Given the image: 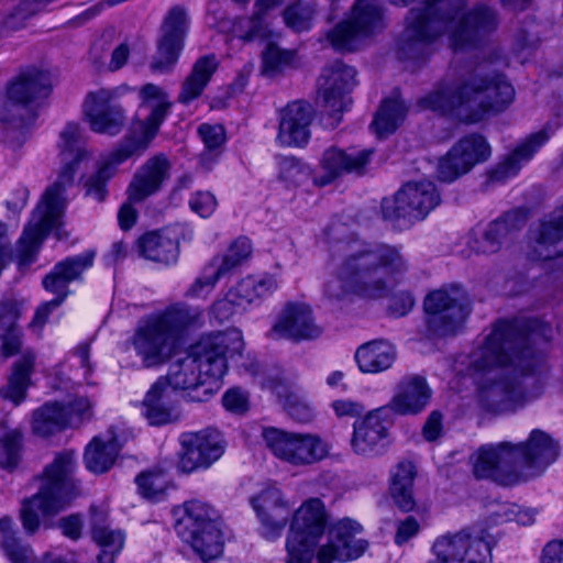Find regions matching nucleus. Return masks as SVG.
Masks as SVG:
<instances>
[{
    "label": "nucleus",
    "instance_id": "nucleus-1",
    "mask_svg": "<svg viewBox=\"0 0 563 563\" xmlns=\"http://www.w3.org/2000/svg\"><path fill=\"white\" fill-rule=\"evenodd\" d=\"M551 328L537 319L499 320L473 352L471 366L483 377L478 404L495 415L514 413L538 399L547 373L534 345L550 339Z\"/></svg>",
    "mask_w": 563,
    "mask_h": 563
},
{
    "label": "nucleus",
    "instance_id": "nucleus-2",
    "mask_svg": "<svg viewBox=\"0 0 563 563\" xmlns=\"http://www.w3.org/2000/svg\"><path fill=\"white\" fill-rule=\"evenodd\" d=\"M465 8L466 0H426L411 8L396 43L398 58H423L448 30L455 51L475 47L497 30L499 20L494 9L485 4Z\"/></svg>",
    "mask_w": 563,
    "mask_h": 563
},
{
    "label": "nucleus",
    "instance_id": "nucleus-3",
    "mask_svg": "<svg viewBox=\"0 0 563 563\" xmlns=\"http://www.w3.org/2000/svg\"><path fill=\"white\" fill-rule=\"evenodd\" d=\"M514 100L515 88L507 77L494 62L483 60L473 69L451 68L419 104L464 123H478L488 114L505 111Z\"/></svg>",
    "mask_w": 563,
    "mask_h": 563
},
{
    "label": "nucleus",
    "instance_id": "nucleus-4",
    "mask_svg": "<svg viewBox=\"0 0 563 563\" xmlns=\"http://www.w3.org/2000/svg\"><path fill=\"white\" fill-rule=\"evenodd\" d=\"M58 147L63 166L57 179L46 188L15 247L8 250L2 244V269L7 262H16L18 269L24 273L35 262L44 239L63 224L67 206L65 192L74 185L79 164L89 156L85 131L80 124L68 122L64 126L59 133Z\"/></svg>",
    "mask_w": 563,
    "mask_h": 563
},
{
    "label": "nucleus",
    "instance_id": "nucleus-5",
    "mask_svg": "<svg viewBox=\"0 0 563 563\" xmlns=\"http://www.w3.org/2000/svg\"><path fill=\"white\" fill-rule=\"evenodd\" d=\"M343 257L335 275L324 284L329 300L340 301L355 295L376 299L389 291V282L408 265L400 250L389 244L344 243L340 246Z\"/></svg>",
    "mask_w": 563,
    "mask_h": 563
},
{
    "label": "nucleus",
    "instance_id": "nucleus-6",
    "mask_svg": "<svg viewBox=\"0 0 563 563\" xmlns=\"http://www.w3.org/2000/svg\"><path fill=\"white\" fill-rule=\"evenodd\" d=\"M559 454V443L547 432L534 429L526 442L482 445L471 460L476 478L512 486L543 473Z\"/></svg>",
    "mask_w": 563,
    "mask_h": 563
},
{
    "label": "nucleus",
    "instance_id": "nucleus-7",
    "mask_svg": "<svg viewBox=\"0 0 563 563\" xmlns=\"http://www.w3.org/2000/svg\"><path fill=\"white\" fill-rule=\"evenodd\" d=\"M140 97L142 100L140 109L148 111V114L132 123L129 133L113 150L109 161L99 166L96 174L86 183L87 195L95 197L98 201L104 200L106 184L113 176L117 166L146 151L170 110L172 102L167 93L154 84L144 85L140 90Z\"/></svg>",
    "mask_w": 563,
    "mask_h": 563
},
{
    "label": "nucleus",
    "instance_id": "nucleus-8",
    "mask_svg": "<svg viewBox=\"0 0 563 563\" xmlns=\"http://www.w3.org/2000/svg\"><path fill=\"white\" fill-rule=\"evenodd\" d=\"M201 317L198 309L172 307L139 321L130 339L145 368L165 364L174 353L183 331Z\"/></svg>",
    "mask_w": 563,
    "mask_h": 563
},
{
    "label": "nucleus",
    "instance_id": "nucleus-9",
    "mask_svg": "<svg viewBox=\"0 0 563 563\" xmlns=\"http://www.w3.org/2000/svg\"><path fill=\"white\" fill-rule=\"evenodd\" d=\"M52 91L49 75L36 67L22 69L5 88L12 113L2 117V136L12 151L20 148L26 140V129L37 118V109Z\"/></svg>",
    "mask_w": 563,
    "mask_h": 563
},
{
    "label": "nucleus",
    "instance_id": "nucleus-10",
    "mask_svg": "<svg viewBox=\"0 0 563 563\" xmlns=\"http://www.w3.org/2000/svg\"><path fill=\"white\" fill-rule=\"evenodd\" d=\"M75 470L74 451L58 453L54 461L44 468L38 492L25 499L21 508L24 529L33 533L40 526L38 512L44 516L55 515L65 509L76 496L73 479Z\"/></svg>",
    "mask_w": 563,
    "mask_h": 563
},
{
    "label": "nucleus",
    "instance_id": "nucleus-11",
    "mask_svg": "<svg viewBox=\"0 0 563 563\" xmlns=\"http://www.w3.org/2000/svg\"><path fill=\"white\" fill-rule=\"evenodd\" d=\"M19 316L20 310L15 303L2 302V358L19 356L12 364L2 398L12 401L14 406H19L26 397L36 361L35 351L24 344L23 331L16 323Z\"/></svg>",
    "mask_w": 563,
    "mask_h": 563
},
{
    "label": "nucleus",
    "instance_id": "nucleus-12",
    "mask_svg": "<svg viewBox=\"0 0 563 563\" xmlns=\"http://www.w3.org/2000/svg\"><path fill=\"white\" fill-rule=\"evenodd\" d=\"M440 202V192L433 181H408L394 198L383 200L382 213L394 227L406 229L423 220Z\"/></svg>",
    "mask_w": 563,
    "mask_h": 563
},
{
    "label": "nucleus",
    "instance_id": "nucleus-13",
    "mask_svg": "<svg viewBox=\"0 0 563 563\" xmlns=\"http://www.w3.org/2000/svg\"><path fill=\"white\" fill-rule=\"evenodd\" d=\"M426 324L433 336L455 335L472 311V301L460 286L451 285L430 292L423 302Z\"/></svg>",
    "mask_w": 563,
    "mask_h": 563
},
{
    "label": "nucleus",
    "instance_id": "nucleus-14",
    "mask_svg": "<svg viewBox=\"0 0 563 563\" xmlns=\"http://www.w3.org/2000/svg\"><path fill=\"white\" fill-rule=\"evenodd\" d=\"M494 537L485 529H463L438 538L431 563H492Z\"/></svg>",
    "mask_w": 563,
    "mask_h": 563
},
{
    "label": "nucleus",
    "instance_id": "nucleus-15",
    "mask_svg": "<svg viewBox=\"0 0 563 563\" xmlns=\"http://www.w3.org/2000/svg\"><path fill=\"white\" fill-rule=\"evenodd\" d=\"M385 27L383 8L378 0H355L349 19L327 32L325 37L339 51H354L361 38Z\"/></svg>",
    "mask_w": 563,
    "mask_h": 563
},
{
    "label": "nucleus",
    "instance_id": "nucleus-16",
    "mask_svg": "<svg viewBox=\"0 0 563 563\" xmlns=\"http://www.w3.org/2000/svg\"><path fill=\"white\" fill-rule=\"evenodd\" d=\"M262 437L265 445L277 459L295 466L311 465L329 453L327 443L316 434L266 427L263 428Z\"/></svg>",
    "mask_w": 563,
    "mask_h": 563
},
{
    "label": "nucleus",
    "instance_id": "nucleus-17",
    "mask_svg": "<svg viewBox=\"0 0 563 563\" xmlns=\"http://www.w3.org/2000/svg\"><path fill=\"white\" fill-rule=\"evenodd\" d=\"M355 75L356 70L341 60H334L322 70L318 80V95L328 115L333 120L330 123L332 126L340 123L342 112L351 103L349 93L356 85Z\"/></svg>",
    "mask_w": 563,
    "mask_h": 563
},
{
    "label": "nucleus",
    "instance_id": "nucleus-18",
    "mask_svg": "<svg viewBox=\"0 0 563 563\" xmlns=\"http://www.w3.org/2000/svg\"><path fill=\"white\" fill-rule=\"evenodd\" d=\"M82 113L91 131L99 134L118 135L126 122L125 109L112 89L89 91L82 103Z\"/></svg>",
    "mask_w": 563,
    "mask_h": 563
},
{
    "label": "nucleus",
    "instance_id": "nucleus-19",
    "mask_svg": "<svg viewBox=\"0 0 563 563\" xmlns=\"http://www.w3.org/2000/svg\"><path fill=\"white\" fill-rule=\"evenodd\" d=\"M490 155V145L483 135H465L440 159L438 177L442 181L452 183L467 174L475 165L486 162Z\"/></svg>",
    "mask_w": 563,
    "mask_h": 563
},
{
    "label": "nucleus",
    "instance_id": "nucleus-20",
    "mask_svg": "<svg viewBox=\"0 0 563 563\" xmlns=\"http://www.w3.org/2000/svg\"><path fill=\"white\" fill-rule=\"evenodd\" d=\"M181 454L178 468L191 473L199 468H208L224 452V441L219 431L206 429L199 432H187L180 437Z\"/></svg>",
    "mask_w": 563,
    "mask_h": 563
},
{
    "label": "nucleus",
    "instance_id": "nucleus-21",
    "mask_svg": "<svg viewBox=\"0 0 563 563\" xmlns=\"http://www.w3.org/2000/svg\"><path fill=\"white\" fill-rule=\"evenodd\" d=\"M188 29L186 11L176 5L173 7L164 19L162 37L157 45V52L151 63L154 73H169L178 60L184 47V40Z\"/></svg>",
    "mask_w": 563,
    "mask_h": 563
},
{
    "label": "nucleus",
    "instance_id": "nucleus-22",
    "mask_svg": "<svg viewBox=\"0 0 563 563\" xmlns=\"http://www.w3.org/2000/svg\"><path fill=\"white\" fill-rule=\"evenodd\" d=\"M361 530V525L349 518L338 521L329 531L328 542L317 553L318 563L358 559L368 547L366 540L355 537Z\"/></svg>",
    "mask_w": 563,
    "mask_h": 563
},
{
    "label": "nucleus",
    "instance_id": "nucleus-23",
    "mask_svg": "<svg viewBox=\"0 0 563 563\" xmlns=\"http://www.w3.org/2000/svg\"><path fill=\"white\" fill-rule=\"evenodd\" d=\"M322 329L314 322L311 308L301 302H288L279 312L276 321L267 333L273 340L301 342L314 340Z\"/></svg>",
    "mask_w": 563,
    "mask_h": 563
},
{
    "label": "nucleus",
    "instance_id": "nucleus-24",
    "mask_svg": "<svg viewBox=\"0 0 563 563\" xmlns=\"http://www.w3.org/2000/svg\"><path fill=\"white\" fill-rule=\"evenodd\" d=\"M232 341L241 343L239 332H216L201 336L189 349V352L199 364L200 371H203L202 373L206 377L210 378L217 387L219 379L227 372L225 354Z\"/></svg>",
    "mask_w": 563,
    "mask_h": 563
},
{
    "label": "nucleus",
    "instance_id": "nucleus-25",
    "mask_svg": "<svg viewBox=\"0 0 563 563\" xmlns=\"http://www.w3.org/2000/svg\"><path fill=\"white\" fill-rule=\"evenodd\" d=\"M252 253V245L249 239L239 238L235 240L228 251L221 256H214L211 262L205 267L203 273L198 277L187 295L191 297H199L205 292H209L221 278L230 275L238 268L244 261L249 258Z\"/></svg>",
    "mask_w": 563,
    "mask_h": 563
},
{
    "label": "nucleus",
    "instance_id": "nucleus-26",
    "mask_svg": "<svg viewBox=\"0 0 563 563\" xmlns=\"http://www.w3.org/2000/svg\"><path fill=\"white\" fill-rule=\"evenodd\" d=\"M252 253V245L249 239L239 238L235 240L228 251L221 256H214L211 262L205 267L203 273L198 277L187 295L191 297H199L205 292H209L221 278L230 275L238 268L244 261L249 258Z\"/></svg>",
    "mask_w": 563,
    "mask_h": 563
},
{
    "label": "nucleus",
    "instance_id": "nucleus-27",
    "mask_svg": "<svg viewBox=\"0 0 563 563\" xmlns=\"http://www.w3.org/2000/svg\"><path fill=\"white\" fill-rule=\"evenodd\" d=\"M314 108L305 100H295L279 111L276 142L282 146L303 147L311 137L310 126L314 119Z\"/></svg>",
    "mask_w": 563,
    "mask_h": 563
},
{
    "label": "nucleus",
    "instance_id": "nucleus-28",
    "mask_svg": "<svg viewBox=\"0 0 563 563\" xmlns=\"http://www.w3.org/2000/svg\"><path fill=\"white\" fill-rule=\"evenodd\" d=\"M387 412V408H378L354 422L351 440L354 453L363 456H376L383 453L389 428Z\"/></svg>",
    "mask_w": 563,
    "mask_h": 563
},
{
    "label": "nucleus",
    "instance_id": "nucleus-29",
    "mask_svg": "<svg viewBox=\"0 0 563 563\" xmlns=\"http://www.w3.org/2000/svg\"><path fill=\"white\" fill-rule=\"evenodd\" d=\"M200 371L199 364L190 352L170 364L168 374L164 376L174 390H189L191 401H206L218 388L210 378Z\"/></svg>",
    "mask_w": 563,
    "mask_h": 563
},
{
    "label": "nucleus",
    "instance_id": "nucleus-30",
    "mask_svg": "<svg viewBox=\"0 0 563 563\" xmlns=\"http://www.w3.org/2000/svg\"><path fill=\"white\" fill-rule=\"evenodd\" d=\"M252 506L262 523L263 536L266 539L279 537L290 515V507L280 489L275 486L264 488L252 498Z\"/></svg>",
    "mask_w": 563,
    "mask_h": 563
},
{
    "label": "nucleus",
    "instance_id": "nucleus-31",
    "mask_svg": "<svg viewBox=\"0 0 563 563\" xmlns=\"http://www.w3.org/2000/svg\"><path fill=\"white\" fill-rule=\"evenodd\" d=\"M373 153V150H357L355 147L346 151L336 146L327 148L320 161V166L324 173L314 177V184L323 187L344 173H362Z\"/></svg>",
    "mask_w": 563,
    "mask_h": 563
},
{
    "label": "nucleus",
    "instance_id": "nucleus-32",
    "mask_svg": "<svg viewBox=\"0 0 563 563\" xmlns=\"http://www.w3.org/2000/svg\"><path fill=\"white\" fill-rule=\"evenodd\" d=\"M170 162L164 154L148 158L134 174L128 186V199L142 202L158 192L170 176Z\"/></svg>",
    "mask_w": 563,
    "mask_h": 563
},
{
    "label": "nucleus",
    "instance_id": "nucleus-33",
    "mask_svg": "<svg viewBox=\"0 0 563 563\" xmlns=\"http://www.w3.org/2000/svg\"><path fill=\"white\" fill-rule=\"evenodd\" d=\"M142 413L151 426H164L179 420L175 390L165 377H159L142 401Z\"/></svg>",
    "mask_w": 563,
    "mask_h": 563
},
{
    "label": "nucleus",
    "instance_id": "nucleus-34",
    "mask_svg": "<svg viewBox=\"0 0 563 563\" xmlns=\"http://www.w3.org/2000/svg\"><path fill=\"white\" fill-rule=\"evenodd\" d=\"M549 139L550 133L547 128L531 133L519 143L510 154L489 170V179L492 181L503 183L516 176L523 164L528 163Z\"/></svg>",
    "mask_w": 563,
    "mask_h": 563
},
{
    "label": "nucleus",
    "instance_id": "nucleus-35",
    "mask_svg": "<svg viewBox=\"0 0 563 563\" xmlns=\"http://www.w3.org/2000/svg\"><path fill=\"white\" fill-rule=\"evenodd\" d=\"M93 257L95 253L89 251L56 263L53 271L43 278V287L64 301L69 294V283L79 279L81 274L92 266Z\"/></svg>",
    "mask_w": 563,
    "mask_h": 563
},
{
    "label": "nucleus",
    "instance_id": "nucleus-36",
    "mask_svg": "<svg viewBox=\"0 0 563 563\" xmlns=\"http://www.w3.org/2000/svg\"><path fill=\"white\" fill-rule=\"evenodd\" d=\"M431 398V390L421 376L404 377L397 385L389 408L399 415H416L422 411Z\"/></svg>",
    "mask_w": 563,
    "mask_h": 563
},
{
    "label": "nucleus",
    "instance_id": "nucleus-37",
    "mask_svg": "<svg viewBox=\"0 0 563 563\" xmlns=\"http://www.w3.org/2000/svg\"><path fill=\"white\" fill-rule=\"evenodd\" d=\"M525 223L526 216L520 210L504 213L484 230L482 239L477 242V252L483 254L498 252L505 243L510 241L523 228Z\"/></svg>",
    "mask_w": 563,
    "mask_h": 563
},
{
    "label": "nucleus",
    "instance_id": "nucleus-38",
    "mask_svg": "<svg viewBox=\"0 0 563 563\" xmlns=\"http://www.w3.org/2000/svg\"><path fill=\"white\" fill-rule=\"evenodd\" d=\"M563 242V216H552L540 222L538 228L531 231L530 249L531 257L547 261L563 253L559 245Z\"/></svg>",
    "mask_w": 563,
    "mask_h": 563
},
{
    "label": "nucleus",
    "instance_id": "nucleus-39",
    "mask_svg": "<svg viewBox=\"0 0 563 563\" xmlns=\"http://www.w3.org/2000/svg\"><path fill=\"white\" fill-rule=\"evenodd\" d=\"M175 530L181 539H192L194 533L209 523H218V511L208 503L192 499L174 509Z\"/></svg>",
    "mask_w": 563,
    "mask_h": 563
},
{
    "label": "nucleus",
    "instance_id": "nucleus-40",
    "mask_svg": "<svg viewBox=\"0 0 563 563\" xmlns=\"http://www.w3.org/2000/svg\"><path fill=\"white\" fill-rule=\"evenodd\" d=\"M397 357L395 346L385 340H374L360 346L355 353L363 373L376 374L388 369Z\"/></svg>",
    "mask_w": 563,
    "mask_h": 563
},
{
    "label": "nucleus",
    "instance_id": "nucleus-41",
    "mask_svg": "<svg viewBox=\"0 0 563 563\" xmlns=\"http://www.w3.org/2000/svg\"><path fill=\"white\" fill-rule=\"evenodd\" d=\"M140 256L158 263L173 264L179 254V244L176 239L161 232H147L136 241Z\"/></svg>",
    "mask_w": 563,
    "mask_h": 563
},
{
    "label": "nucleus",
    "instance_id": "nucleus-42",
    "mask_svg": "<svg viewBox=\"0 0 563 563\" xmlns=\"http://www.w3.org/2000/svg\"><path fill=\"white\" fill-rule=\"evenodd\" d=\"M92 538L100 547L99 563H114L115 556L121 552L124 536L121 531H114L104 526L106 514L97 508H91Z\"/></svg>",
    "mask_w": 563,
    "mask_h": 563
},
{
    "label": "nucleus",
    "instance_id": "nucleus-43",
    "mask_svg": "<svg viewBox=\"0 0 563 563\" xmlns=\"http://www.w3.org/2000/svg\"><path fill=\"white\" fill-rule=\"evenodd\" d=\"M283 0H256L255 12L250 18H238L232 25V31L236 37L250 42L255 40H265L269 36L271 30L265 22V13L279 5Z\"/></svg>",
    "mask_w": 563,
    "mask_h": 563
},
{
    "label": "nucleus",
    "instance_id": "nucleus-44",
    "mask_svg": "<svg viewBox=\"0 0 563 563\" xmlns=\"http://www.w3.org/2000/svg\"><path fill=\"white\" fill-rule=\"evenodd\" d=\"M217 67L218 63L213 55L198 58L194 64L191 73L181 85V90L177 98L178 102L189 104L192 100L199 98Z\"/></svg>",
    "mask_w": 563,
    "mask_h": 563
},
{
    "label": "nucleus",
    "instance_id": "nucleus-45",
    "mask_svg": "<svg viewBox=\"0 0 563 563\" xmlns=\"http://www.w3.org/2000/svg\"><path fill=\"white\" fill-rule=\"evenodd\" d=\"M73 426V416L59 402H46L33 413L34 433L48 437Z\"/></svg>",
    "mask_w": 563,
    "mask_h": 563
},
{
    "label": "nucleus",
    "instance_id": "nucleus-46",
    "mask_svg": "<svg viewBox=\"0 0 563 563\" xmlns=\"http://www.w3.org/2000/svg\"><path fill=\"white\" fill-rule=\"evenodd\" d=\"M325 528V512L320 499L314 498L303 504L294 515L290 532L318 539Z\"/></svg>",
    "mask_w": 563,
    "mask_h": 563
},
{
    "label": "nucleus",
    "instance_id": "nucleus-47",
    "mask_svg": "<svg viewBox=\"0 0 563 563\" xmlns=\"http://www.w3.org/2000/svg\"><path fill=\"white\" fill-rule=\"evenodd\" d=\"M121 445L117 438L111 437L108 440H102L99 437L87 445L84 461L87 470L95 474H102L108 472L114 464Z\"/></svg>",
    "mask_w": 563,
    "mask_h": 563
},
{
    "label": "nucleus",
    "instance_id": "nucleus-48",
    "mask_svg": "<svg viewBox=\"0 0 563 563\" xmlns=\"http://www.w3.org/2000/svg\"><path fill=\"white\" fill-rule=\"evenodd\" d=\"M415 476V465L409 461L399 462L391 474L390 494L395 504L404 511L412 510L416 505L412 494Z\"/></svg>",
    "mask_w": 563,
    "mask_h": 563
},
{
    "label": "nucleus",
    "instance_id": "nucleus-49",
    "mask_svg": "<svg viewBox=\"0 0 563 563\" xmlns=\"http://www.w3.org/2000/svg\"><path fill=\"white\" fill-rule=\"evenodd\" d=\"M183 541L189 543L206 563L219 558L223 552L224 542L219 523H209L203 529L196 531L192 539H183Z\"/></svg>",
    "mask_w": 563,
    "mask_h": 563
},
{
    "label": "nucleus",
    "instance_id": "nucleus-50",
    "mask_svg": "<svg viewBox=\"0 0 563 563\" xmlns=\"http://www.w3.org/2000/svg\"><path fill=\"white\" fill-rule=\"evenodd\" d=\"M407 107L400 99H385L372 122V128L379 139L394 133L404 122Z\"/></svg>",
    "mask_w": 563,
    "mask_h": 563
},
{
    "label": "nucleus",
    "instance_id": "nucleus-51",
    "mask_svg": "<svg viewBox=\"0 0 563 563\" xmlns=\"http://www.w3.org/2000/svg\"><path fill=\"white\" fill-rule=\"evenodd\" d=\"M278 179L288 188L303 185L311 176L310 167L295 156H278Z\"/></svg>",
    "mask_w": 563,
    "mask_h": 563
},
{
    "label": "nucleus",
    "instance_id": "nucleus-52",
    "mask_svg": "<svg viewBox=\"0 0 563 563\" xmlns=\"http://www.w3.org/2000/svg\"><path fill=\"white\" fill-rule=\"evenodd\" d=\"M317 539L314 538L289 531L286 543L287 563H311Z\"/></svg>",
    "mask_w": 563,
    "mask_h": 563
},
{
    "label": "nucleus",
    "instance_id": "nucleus-53",
    "mask_svg": "<svg viewBox=\"0 0 563 563\" xmlns=\"http://www.w3.org/2000/svg\"><path fill=\"white\" fill-rule=\"evenodd\" d=\"M137 490L143 498L157 503L165 498L168 482L164 474L145 472L135 478Z\"/></svg>",
    "mask_w": 563,
    "mask_h": 563
},
{
    "label": "nucleus",
    "instance_id": "nucleus-54",
    "mask_svg": "<svg viewBox=\"0 0 563 563\" xmlns=\"http://www.w3.org/2000/svg\"><path fill=\"white\" fill-rule=\"evenodd\" d=\"M313 8L301 1L288 5L284 11V21L288 27L296 32L307 31L311 26Z\"/></svg>",
    "mask_w": 563,
    "mask_h": 563
},
{
    "label": "nucleus",
    "instance_id": "nucleus-55",
    "mask_svg": "<svg viewBox=\"0 0 563 563\" xmlns=\"http://www.w3.org/2000/svg\"><path fill=\"white\" fill-rule=\"evenodd\" d=\"M22 459V433L12 429L2 434V468L12 471Z\"/></svg>",
    "mask_w": 563,
    "mask_h": 563
},
{
    "label": "nucleus",
    "instance_id": "nucleus-56",
    "mask_svg": "<svg viewBox=\"0 0 563 563\" xmlns=\"http://www.w3.org/2000/svg\"><path fill=\"white\" fill-rule=\"evenodd\" d=\"M29 198V190L24 186L18 185L12 188L5 199V208L8 211V219L12 221L13 225H18L19 217L24 209Z\"/></svg>",
    "mask_w": 563,
    "mask_h": 563
},
{
    "label": "nucleus",
    "instance_id": "nucleus-57",
    "mask_svg": "<svg viewBox=\"0 0 563 563\" xmlns=\"http://www.w3.org/2000/svg\"><path fill=\"white\" fill-rule=\"evenodd\" d=\"M292 53L279 48L274 43H269L262 53L264 69L275 71L292 60Z\"/></svg>",
    "mask_w": 563,
    "mask_h": 563
},
{
    "label": "nucleus",
    "instance_id": "nucleus-58",
    "mask_svg": "<svg viewBox=\"0 0 563 563\" xmlns=\"http://www.w3.org/2000/svg\"><path fill=\"white\" fill-rule=\"evenodd\" d=\"M198 133L209 152L217 151L225 142V131L220 124L203 123L198 128Z\"/></svg>",
    "mask_w": 563,
    "mask_h": 563
},
{
    "label": "nucleus",
    "instance_id": "nucleus-59",
    "mask_svg": "<svg viewBox=\"0 0 563 563\" xmlns=\"http://www.w3.org/2000/svg\"><path fill=\"white\" fill-rule=\"evenodd\" d=\"M235 296H231V289L227 295L213 302L210 309L211 316L220 323H223L234 314L236 307H240Z\"/></svg>",
    "mask_w": 563,
    "mask_h": 563
},
{
    "label": "nucleus",
    "instance_id": "nucleus-60",
    "mask_svg": "<svg viewBox=\"0 0 563 563\" xmlns=\"http://www.w3.org/2000/svg\"><path fill=\"white\" fill-rule=\"evenodd\" d=\"M189 206L200 217L208 218L216 210L217 199L209 191H198L190 198Z\"/></svg>",
    "mask_w": 563,
    "mask_h": 563
},
{
    "label": "nucleus",
    "instance_id": "nucleus-61",
    "mask_svg": "<svg viewBox=\"0 0 563 563\" xmlns=\"http://www.w3.org/2000/svg\"><path fill=\"white\" fill-rule=\"evenodd\" d=\"M231 296H235L241 306L252 303L258 299V296L255 292L253 276L243 278L236 284V286L231 288Z\"/></svg>",
    "mask_w": 563,
    "mask_h": 563
},
{
    "label": "nucleus",
    "instance_id": "nucleus-62",
    "mask_svg": "<svg viewBox=\"0 0 563 563\" xmlns=\"http://www.w3.org/2000/svg\"><path fill=\"white\" fill-rule=\"evenodd\" d=\"M222 402L227 410L235 413H243L247 410V397L238 388L229 389L223 395Z\"/></svg>",
    "mask_w": 563,
    "mask_h": 563
},
{
    "label": "nucleus",
    "instance_id": "nucleus-63",
    "mask_svg": "<svg viewBox=\"0 0 563 563\" xmlns=\"http://www.w3.org/2000/svg\"><path fill=\"white\" fill-rule=\"evenodd\" d=\"M415 300L410 292H400L390 299L389 311L395 317L407 314L413 307Z\"/></svg>",
    "mask_w": 563,
    "mask_h": 563
},
{
    "label": "nucleus",
    "instance_id": "nucleus-64",
    "mask_svg": "<svg viewBox=\"0 0 563 563\" xmlns=\"http://www.w3.org/2000/svg\"><path fill=\"white\" fill-rule=\"evenodd\" d=\"M540 563H563V540H551L542 549Z\"/></svg>",
    "mask_w": 563,
    "mask_h": 563
}]
</instances>
